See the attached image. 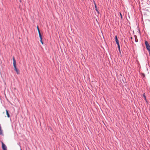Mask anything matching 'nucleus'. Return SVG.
I'll return each mask as SVG.
<instances>
[{"mask_svg": "<svg viewBox=\"0 0 150 150\" xmlns=\"http://www.w3.org/2000/svg\"><path fill=\"white\" fill-rule=\"evenodd\" d=\"M145 44L146 48L147 50L148 51H150V46L147 41H145Z\"/></svg>", "mask_w": 150, "mask_h": 150, "instance_id": "1", "label": "nucleus"}, {"mask_svg": "<svg viewBox=\"0 0 150 150\" xmlns=\"http://www.w3.org/2000/svg\"><path fill=\"white\" fill-rule=\"evenodd\" d=\"M13 65L14 67V69L17 68L16 66V60L15 59L14 57L13 56Z\"/></svg>", "mask_w": 150, "mask_h": 150, "instance_id": "2", "label": "nucleus"}, {"mask_svg": "<svg viewBox=\"0 0 150 150\" xmlns=\"http://www.w3.org/2000/svg\"><path fill=\"white\" fill-rule=\"evenodd\" d=\"M2 144L3 150H7V147L5 145L3 142H2Z\"/></svg>", "mask_w": 150, "mask_h": 150, "instance_id": "3", "label": "nucleus"}, {"mask_svg": "<svg viewBox=\"0 0 150 150\" xmlns=\"http://www.w3.org/2000/svg\"><path fill=\"white\" fill-rule=\"evenodd\" d=\"M14 70L16 72L17 74H19V72H20L19 71L18 69L17 68L14 69Z\"/></svg>", "mask_w": 150, "mask_h": 150, "instance_id": "4", "label": "nucleus"}, {"mask_svg": "<svg viewBox=\"0 0 150 150\" xmlns=\"http://www.w3.org/2000/svg\"><path fill=\"white\" fill-rule=\"evenodd\" d=\"M115 41H116V42H119L118 40V39H117V35L115 36Z\"/></svg>", "mask_w": 150, "mask_h": 150, "instance_id": "5", "label": "nucleus"}, {"mask_svg": "<svg viewBox=\"0 0 150 150\" xmlns=\"http://www.w3.org/2000/svg\"><path fill=\"white\" fill-rule=\"evenodd\" d=\"M6 114L7 115V117H10V115L8 112V111L7 110H6Z\"/></svg>", "mask_w": 150, "mask_h": 150, "instance_id": "6", "label": "nucleus"}, {"mask_svg": "<svg viewBox=\"0 0 150 150\" xmlns=\"http://www.w3.org/2000/svg\"><path fill=\"white\" fill-rule=\"evenodd\" d=\"M95 4V10L98 12L99 13V11H98V10L97 9L96 5L95 3H94Z\"/></svg>", "mask_w": 150, "mask_h": 150, "instance_id": "7", "label": "nucleus"}, {"mask_svg": "<svg viewBox=\"0 0 150 150\" xmlns=\"http://www.w3.org/2000/svg\"><path fill=\"white\" fill-rule=\"evenodd\" d=\"M38 33H39V36L40 39H42V37L41 35V33H40V32H39Z\"/></svg>", "mask_w": 150, "mask_h": 150, "instance_id": "8", "label": "nucleus"}, {"mask_svg": "<svg viewBox=\"0 0 150 150\" xmlns=\"http://www.w3.org/2000/svg\"><path fill=\"white\" fill-rule=\"evenodd\" d=\"M143 96L144 98V100H146V97L145 95V93H144V94H143Z\"/></svg>", "mask_w": 150, "mask_h": 150, "instance_id": "9", "label": "nucleus"}, {"mask_svg": "<svg viewBox=\"0 0 150 150\" xmlns=\"http://www.w3.org/2000/svg\"><path fill=\"white\" fill-rule=\"evenodd\" d=\"M120 17H121V19H122V14H121V13L120 12Z\"/></svg>", "mask_w": 150, "mask_h": 150, "instance_id": "10", "label": "nucleus"}, {"mask_svg": "<svg viewBox=\"0 0 150 150\" xmlns=\"http://www.w3.org/2000/svg\"><path fill=\"white\" fill-rule=\"evenodd\" d=\"M37 30H38V32L39 33V32H40V30L39 29V28L38 26H37Z\"/></svg>", "mask_w": 150, "mask_h": 150, "instance_id": "11", "label": "nucleus"}, {"mask_svg": "<svg viewBox=\"0 0 150 150\" xmlns=\"http://www.w3.org/2000/svg\"><path fill=\"white\" fill-rule=\"evenodd\" d=\"M40 42H41L42 44H43V42L42 41V39H40Z\"/></svg>", "mask_w": 150, "mask_h": 150, "instance_id": "12", "label": "nucleus"}, {"mask_svg": "<svg viewBox=\"0 0 150 150\" xmlns=\"http://www.w3.org/2000/svg\"><path fill=\"white\" fill-rule=\"evenodd\" d=\"M116 43V44H117V46H119V45H120L119 42H117Z\"/></svg>", "mask_w": 150, "mask_h": 150, "instance_id": "13", "label": "nucleus"}, {"mask_svg": "<svg viewBox=\"0 0 150 150\" xmlns=\"http://www.w3.org/2000/svg\"><path fill=\"white\" fill-rule=\"evenodd\" d=\"M118 50L120 52V48H118Z\"/></svg>", "mask_w": 150, "mask_h": 150, "instance_id": "14", "label": "nucleus"}, {"mask_svg": "<svg viewBox=\"0 0 150 150\" xmlns=\"http://www.w3.org/2000/svg\"><path fill=\"white\" fill-rule=\"evenodd\" d=\"M118 46V48H120V45H119V46Z\"/></svg>", "mask_w": 150, "mask_h": 150, "instance_id": "15", "label": "nucleus"}, {"mask_svg": "<svg viewBox=\"0 0 150 150\" xmlns=\"http://www.w3.org/2000/svg\"><path fill=\"white\" fill-rule=\"evenodd\" d=\"M149 52V55L150 56V51H148Z\"/></svg>", "mask_w": 150, "mask_h": 150, "instance_id": "16", "label": "nucleus"}]
</instances>
